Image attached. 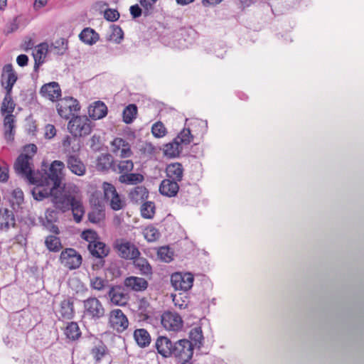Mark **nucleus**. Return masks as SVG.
Returning <instances> with one entry per match:
<instances>
[{
	"mask_svg": "<svg viewBox=\"0 0 364 364\" xmlns=\"http://www.w3.org/2000/svg\"><path fill=\"white\" fill-rule=\"evenodd\" d=\"M40 94L54 102L60 97L61 89L57 82H50L41 87Z\"/></svg>",
	"mask_w": 364,
	"mask_h": 364,
	"instance_id": "obj_15",
	"label": "nucleus"
},
{
	"mask_svg": "<svg viewBox=\"0 0 364 364\" xmlns=\"http://www.w3.org/2000/svg\"><path fill=\"white\" fill-rule=\"evenodd\" d=\"M16 333V331H11L4 338V342L9 348L13 347L18 342L17 338L15 337Z\"/></svg>",
	"mask_w": 364,
	"mask_h": 364,
	"instance_id": "obj_60",
	"label": "nucleus"
},
{
	"mask_svg": "<svg viewBox=\"0 0 364 364\" xmlns=\"http://www.w3.org/2000/svg\"><path fill=\"white\" fill-rule=\"evenodd\" d=\"M59 319L70 320L74 316V303L70 299H64L60 303V308L58 311Z\"/></svg>",
	"mask_w": 364,
	"mask_h": 364,
	"instance_id": "obj_23",
	"label": "nucleus"
},
{
	"mask_svg": "<svg viewBox=\"0 0 364 364\" xmlns=\"http://www.w3.org/2000/svg\"><path fill=\"white\" fill-rule=\"evenodd\" d=\"M116 168L119 173H127L133 170L134 164L132 160L120 161L118 163L116 161Z\"/></svg>",
	"mask_w": 364,
	"mask_h": 364,
	"instance_id": "obj_48",
	"label": "nucleus"
},
{
	"mask_svg": "<svg viewBox=\"0 0 364 364\" xmlns=\"http://www.w3.org/2000/svg\"><path fill=\"white\" fill-rule=\"evenodd\" d=\"M38 183H36V187H34L31 190V194L33 198L38 201H41L45 198L48 197L52 198L53 193L55 191V188L53 186L51 188H48L47 186L49 184H46L43 179H37Z\"/></svg>",
	"mask_w": 364,
	"mask_h": 364,
	"instance_id": "obj_13",
	"label": "nucleus"
},
{
	"mask_svg": "<svg viewBox=\"0 0 364 364\" xmlns=\"http://www.w3.org/2000/svg\"><path fill=\"white\" fill-rule=\"evenodd\" d=\"M67 166L70 171L79 176L85 175L86 167L80 159L75 155L67 156Z\"/></svg>",
	"mask_w": 364,
	"mask_h": 364,
	"instance_id": "obj_17",
	"label": "nucleus"
},
{
	"mask_svg": "<svg viewBox=\"0 0 364 364\" xmlns=\"http://www.w3.org/2000/svg\"><path fill=\"white\" fill-rule=\"evenodd\" d=\"M105 296L109 299L112 304L119 306H125L130 298L124 285L119 284H112Z\"/></svg>",
	"mask_w": 364,
	"mask_h": 364,
	"instance_id": "obj_7",
	"label": "nucleus"
},
{
	"mask_svg": "<svg viewBox=\"0 0 364 364\" xmlns=\"http://www.w3.org/2000/svg\"><path fill=\"white\" fill-rule=\"evenodd\" d=\"M110 29L111 33L107 36V41L120 43L124 38V32L122 28L117 25H112Z\"/></svg>",
	"mask_w": 364,
	"mask_h": 364,
	"instance_id": "obj_38",
	"label": "nucleus"
},
{
	"mask_svg": "<svg viewBox=\"0 0 364 364\" xmlns=\"http://www.w3.org/2000/svg\"><path fill=\"white\" fill-rule=\"evenodd\" d=\"M15 225L16 219L13 210L0 208V230H8L10 227H14Z\"/></svg>",
	"mask_w": 364,
	"mask_h": 364,
	"instance_id": "obj_20",
	"label": "nucleus"
},
{
	"mask_svg": "<svg viewBox=\"0 0 364 364\" xmlns=\"http://www.w3.org/2000/svg\"><path fill=\"white\" fill-rule=\"evenodd\" d=\"M65 334L70 340L77 339L81 335L78 324L76 322L69 323L65 329Z\"/></svg>",
	"mask_w": 364,
	"mask_h": 364,
	"instance_id": "obj_41",
	"label": "nucleus"
},
{
	"mask_svg": "<svg viewBox=\"0 0 364 364\" xmlns=\"http://www.w3.org/2000/svg\"><path fill=\"white\" fill-rule=\"evenodd\" d=\"M155 204L152 201L144 202L141 207V214L144 218L151 219L155 213Z\"/></svg>",
	"mask_w": 364,
	"mask_h": 364,
	"instance_id": "obj_43",
	"label": "nucleus"
},
{
	"mask_svg": "<svg viewBox=\"0 0 364 364\" xmlns=\"http://www.w3.org/2000/svg\"><path fill=\"white\" fill-rule=\"evenodd\" d=\"M182 150L183 146L173 139L172 141L164 145V153L170 158H176L180 155Z\"/></svg>",
	"mask_w": 364,
	"mask_h": 364,
	"instance_id": "obj_30",
	"label": "nucleus"
},
{
	"mask_svg": "<svg viewBox=\"0 0 364 364\" xmlns=\"http://www.w3.org/2000/svg\"><path fill=\"white\" fill-rule=\"evenodd\" d=\"M32 156L27 154H21L14 163V169L16 172L23 177L29 183L36 184L38 183L37 178L35 177L34 171L31 168L29 160Z\"/></svg>",
	"mask_w": 364,
	"mask_h": 364,
	"instance_id": "obj_3",
	"label": "nucleus"
},
{
	"mask_svg": "<svg viewBox=\"0 0 364 364\" xmlns=\"http://www.w3.org/2000/svg\"><path fill=\"white\" fill-rule=\"evenodd\" d=\"M134 338L141 348L149 346L151 338L149 333L144 328H138L134 331Z\"/></svg>",
	"mask_w": 364,
	"mask_h": 364,
	"instance_id": "obj_26",
	"label": "nucleus"
},
{
	"mask_svg": "<svg viewBox=\"0 0 364 364\" xmlns=\"http://www.w3.org/2000/svg\"><path fill=\"white\" fill-rule=\"evenodd\" d=\"M15 109V104L14 102L11 92L6 91L5 97L3 100L1 111L2 114L7 113L12 114Z\"/></svg>",
	"mask_w": 364,
	"mask_h": 364,
	"instance_id": "obj_39",
	"label": "nucleus"
},
{
	"mask_svg": "<svg viewBox=\"0 0 364 364\" xmlns=\"http://www.w3.org/2000/svg\"><path fill=\"white\" fill-rule=\"evenodd\" d=\"M56 134V129L54 125L48 124L45 127V137L50 139Z\"/></svg>",
	"mask_w": 364,
	"mask_h": 364,
	"instance_id": "obj_63",
	"label": "nucleus"
},
{
	"mask_svg": "<svg viewBox=\"0 0 364 364\" xmlns=\"http://www.w3.org/2000/svg\"><path fill=\"white\" fill-rule=\"evenodd\" d=\"M114 249L121 258L127 260H134L141 255L138 247L125 239L116 240L114 243Z\"/></svg>",
	"mask_w": 364,
	"mask_h": 364,
	"instance_id": "obj_5",
	"label": "nucleus"
},
{
	"mask_svg": "<svg viewBox=\"0 0 364 364\" xmlns=\"http://www.w3.org/2000/svg\"><path fill=\"white\" fill-rule=\"evenodd\" d=\"M45 245L50 252H58L63 248L60 239L52 235L46 237Z\"/></svg>",
	"mask_w": 364,
	"mask_h": 364,
	"instance_id": "obj_33",
	"label": "nucleus"
},
{
	"mask_svg": "<svg viewBox=\"0 0 364 364\" xmlns=\"http://www.w3.org/2000/svg\"><path fill=\"white\" fill-rule=\"evenodd\" d=\"M151 132L155 137L161 138L165 136L166 129L161 122H157L153 124Z\"/></svg>",
	"mask_w": 364,
	"mask_h": 364,
	"instance_id": "obj_50",
	"label": "nucleus"
},
{
	"mask_svg": "<svg viewBox=\"0 0 364 364\" xmlns=\"http://www.w3.org/2000/svg\"><path fill=\"white\" fill-rule=\"evenodd\" d=\"M68 129L75 137L85 136L92 132V122L87 116H75L69 121Z\"/></svg>",
	"mask_w": 364,
	"mask_h": 364,
	"instance_id": "obj_4",
	"label": "nucleus"
},
{
	"mask_svg": "<svg viewBox=\"0 0 364 364\" xmlns=\"http://www.w3.org/2000/svg\"><path fill=\"white\" fill-rule=\"evenodd\" d=\"M183 167L181 163L176 162L168 164L166 168V177L177 183L183 179Z\"/></svg>",
	"mask_w": 364,
	"mask_h": 364,
	"instance_id": "obj_22",
	"label": "nucleus"
},
{
	"mask_svg": "<svg viewBox=\"0 0 364 364\" xmlns=\"http://www.w3.org/2000/svg\"><path fill=\"white\" fill-rule=\"evenodd\" d=\"M129 11L133 18H139L142 14V9L138 4L131 6L129 8Z\"/></svg>",
	"mask_w": 364,
	"mask_h": 364,
	"instance_id": "obj_64",
	"label": "nucleus"
},
{
	"mask_svg": "<svg viewBox=\"0 0 364 364\" xmlns=\"http://www.w3.org/2000/svg\"><path fill=\"white\" fill-rule=\"evenodd\" d=\"M110 208L115 211L124 209L126 206V202L124 200L121 198L119 193L115 194L114 196L109 198Z\"/></svg>",
	"mask_w": 364,
	"mask_h": 364,
	"instance_id": "obj_46",
	"label": "nucleus"
},
{
	"mask_svg": "<svg viewBox=\"0 0 364 364\" xmlns=\"http://www.w3.org/2000/svg\"><path fill=\"white\" fill-rule=\"evenodd\" d=\"M108 354V349L102 341L92 349V355L97 362H100Z\"/></svg>",
	"mask_w": 364,
	"mask_h": 364,
	"instance_id": "obj_40",
	"label": "nucleus"
},
{
	"mask_svg": "<svg viewBox=\"0 0 364 364\" xmlns=\"http://www.w3.org/2000/svg\"><path fill=\"white\" fill-rule=\"evenodd\" d=\"M124 285L133 291H142L147 289L149 283L144 278L131 276L124 279Z\"/></svg>",
	"mask_w": 364,
	"mask_h": 364,
	"instance_id": "obj_19",
	"label": "nucleus"
},
{
	"mask_svg": "<svg viewBox=\"0 0 364 364\" xmlns=\"http://www.w3.org/2000/svg\"><path fill=\"white\" fill-rule=\"evenodd\" d=\"M144 177L141 173H127L119 176V181L127 185H136L143 182Z\"/></svg>",
	"mask_w": 364,
	"mask_h": 364,
	"instance_id": "obj_32",
	"label": "nucleus"
},
{
	"mask_svg": "<svg viewBox=\"0 0 364 364\" xmlns=\"http://www.w3.org/2000/svg\"><path fill=\"white\" fill-rule=\"evenodd\" d=\"M173 301L175 305L181 309H185L193 306L188 294L184 291L173 296Z\"/></svg>",
	"mask_w": 364,
	"mask_h": 364,
	"instance_id": "obj_34",
	"label": "nucleus"
},
{
	"mask_svg": "<svg viewBox=\"0 0 364 364\" xmlns=\"http://www.w3.org/2000/svg\"><path fill=\"white\" fill-rule=\"evenodd\" d=\"M97 168L102 171L112 169L117 171L116 161L111 154H102L97 159Z\"/></svg>",
	"mask_w": 364,
	"mask_h": 364,
	"instance_id": "obj_25",
	"label": "nucleus"
},
{
	"mask_svg": "<svg viewBox=\"0 0 364 364\" xmlns=\"http://www.w3.org/2000/svg\"><path fill=\"white\" fill-rule=\"evenodd\" d=\"M109 323L113 329L122 333L128 328L129 320L121 309H115L109 312Z\"/></svg>",
	"mask_w": 364,
	"mask_h": 364,
	"instance_id": "obj_11",
	"label": "nucleus"
},
{
	"mask_svg": "<svg viewBox=\"0 0 364 364\" xmlns=\"http://www.w3.org/2000/svg\"><path fill=\"white\" fill-rule=\"evenodd\" d=\"M65 168V164L63 161L55 160L52 162L48 169V172L46 173L47 177L43 179L46 184H49L51 181L53 187L58 189V188L63 187L62 180L63 178V169Z\"/></svg>",
	"mask_w": 364,
	"mask_h": 364,
	"instance_id": "obj_6",
	"label": "nucleus"
},
{
	"mask_svg": "<svg viewBox=\"0 0 364 364\" xmlns=\"http://www.w3.org/2000/svg\"><path fill=\"white\" fill-rule=\"evenodd\" d=\"M84 316L94 323H98L105 316V309L96 297H89L83 301Z\"/></svg>",
	"mask_w": 364,
	"mask_h": 364,
	"instance_id": "obj_2",
	"label": "nucleus"
},
{
	"mask_svg": "<svg viewBox=\"0 0 364 364\" xmlns=\"http://www.w3.org/2000/svg\"><path fill=\"white\" fill-rule=\"evenodd\" d=\"M104 17L110 22H114L119 18V13L117 9H107L104 12Z\"/></svg>",
	"mask_w": 364,
	"mask_h": 364,
	"instance_id": "obj_59",
	"label": "nucleus"
},
{
	"mask_svg": "<svg viewBox=\"0 0 364 364\" xmlns=\"http://www.w3.org/2000/svg\"><path fill=\"white\" fill-rule=\"evenodd\" d=\"M144 237L149 242H154L160 237L159 230L154 227L147 228L145 230Z\"/></svg>",
	"mask_w": 364,
	"mask_h": 364,
	"instance_id": "obj_54",
	"label": "nucleus"
},
{
	"mask_svg": "<svg viewBox=\"0 0 364 364\" xmlns=\"http://www.w3.org/2000/svg\"><path fill=\"white\" fill-rule=\"evenodd\" d=\"M88 220L92 223H99L103 220L105 218V210L102 209H98L96 210L91 211L88 213Z\"/></svg>",
	"mask_w": 364,
	"mask_h": 364,
	"instance_id": "obj_47",
	"label": "nucleus"
},
{
	"mask_svg": "<svg viewBox=\"0 0 364 364\" xmlns=\"http://www.w3.org/2000/svg\"><path fill=\"white\" fill-rule=\"evenodd\" d=\"M14 116L12 114H8L4 120L5 127L4 137L6 141H12L14 139Z\"/></svg>",
	"mask_w": 364,
	"mask_h": 364,
	"instance_id": "obj_31",
	"label": "nucleus"
},
{
	"mask_svg": "<svg viewBox=\"0 0 364 364\" xmlns=\"http://www.w3.org/2000/svg\"><path fill=\"white\" fill-rule=\"evenodd\" d=\"M60 262L68 269H76L79 268L82 262L81 255L73 248H65L60 253Z\"/></svg>",
	"mask_w": 364,
	"mask_h": 364,
	"instance_id": "obj_9",
	"label": "nucleus"
},
{
	"mask_svg": "<svg viewBox=\"0 0 364 364\" xmlns=\"http://www.w3.org/2000/svg\"><path fill=\"white\" fill-rule=\"evenodd\" d=\"M188 340L192 342L194 348L200 349L203 346L204 337L200 326L193 328L188 333Z\"/></svg>",
	"mask_w": 364,
	"mask_h": 364,
	"instance_id": "obj_28",
	"label": "nucleus"
},
{
	"mask_svg": "<svg viewBox=\"0 0 364 364\" xmlns=\"http://www.w3.org/2000/svg\"><path fill=\"white\" fill-rule=\"evenodd\" d=\"M87 249L91 255L95 258H105L110 252L109 247L105 243L99 240L95 243L89 244Z\"/></svg>",
	"mask_w": 364,
	"mask_h": 364,
	"instance_id": "obj_21",
	"label": "nucleus"
},
{
	"mask_svg": "<svg viewBox=\"0 0 364 364\" xmlns=\"http://www.w3.org/2000/svg\"><path fill=\"white\" fill-rule=\"evenodd\" d=\"M174 139L182 146V144L188 145L193 139V136L189 128H183Z\"/></svg>",
	"mask_w": 364,
	"mask_h": 364,
	"instance_id": "obj_42",
	"label": "nucleus"
},
{
	"mask_svg": "<svg viewBox=\"0 0 364 364\" xmlns=\"http://www.w3.org/2000/svg\"><path fill=\"white\" fill-rule=\"evenodd\" d=\"M196 186L188 185L186 187H182L179 189V194L181 199H183L187 203H191L193 201V197L192 193L196 191Z\"/></svg>",
	"mask_w": 364,
	"mask_h": 364,
	"instance_id": "obj_44",
	"label": "nucleus"
},
{
	"mask_svg": "<svg viewBox=\"0 0 364 364\" xmlns=\"http://www.w3.org/2000/svg\"><path fill=\"white\" fill-rule=\"evenodd\" d=\"M79 38L83 43L92 46L100 39V36L94 29L87 27L81 31Z\"/></svg>",
	"mask_w": 364,
	"mask_h": 364,
	"instance_id": "obj_27",
	"label": "nucleus"
},
{
	"mask_svg": "<svg viewBox=\"0 0 364 364\" xmlns=\"http://www.w3.org/2000/svg\"><path fill=\"white\" fill-rule=\"evenodd\" d=\"M68 50V41L61 38L52 43L50 47V52L58 55H63Z\"/></svg>",
	"mask_w": 364,
	"mask_h": 364,
	"instance_id": "obj_35",
	"label": "nucleus"
},
{
	"mask_svg": "<svg viewBox=\"0 0 364 364\" xmlns=\"http://www.w3.org/2000/svg\"><path fill=\"white\" fill-rule=\"evenodd\" d=\"M179 185L176 181L168 178L164 179L159 186V193L166 197H175L179 192Z\"/></svg>",
	"mask_w": 364,
	"mask_h": 364,
	"instance_id": "obj_16",
	"label": "nucleus"
},
{
	"mask_svg": "<svg viewBox=\"0 0 364 364\" xmlns=\"http://www.w3.org/2000/svg\"><path fill=\"white\" fill-rule=\"evenodd\" d=\"M60 211H58L56 208H48L46 209L45 213V220L57 222L59 219L58 214Z\"/></svg>",
	"mask_w": 364,
	"mask_h": 364,
	"instance_id": "obj_58",
	"label": "nucleus"
},
{
	"mask_svg": "<svg viewBox=\"0 0 364 364\" xmlns=\"http://www.w3.org/2000/svg\"><path fill=\"white\" fill-rule=\"evenodd\" d=\"M158 255L165 262H170L173 260V251L168 247H161L158 251Z\"/></svg>",
	"mask_w": 364,
	"mask_h": 364,
	"instance_id": "obj_49",
	"label": "nucleus"
},
{
	"mask_svg": "<svg viewBox=\"0 0 364 364\" xmlns=\"http://www.w3.org/2000/svg\"><path fill=\"white\" fill-rule=\"evenodd\" d=\"M72 210L73 213L80 212L81 213H84V208L82 203L77 200L73 195L70 198V205H69V210Z\"/></svg>",
	"mask_w": 364,
	"mask_h": 364,
	"instance_id": "obj_57",
	"label": "nucleus"
},
{
	"mask_svg": "<svg viewBox=\"0 0 364 364\" xmlns=\"http://www.w3.org/2000/svg\"><path fill=\"white\" fill-rule=\"evenodd\" d=\"M81 237L83 240L88 242L89 244L95 243L99 239L97 232L93 230H84L81 234Z\"/></svg>",
	"mask_w": 364,
	"mask_h": 364,
	"instance_id": "obj_52",
	"label": "nucleus"
},
{
	"mask_svg": "<svg viewBox=\"0 0 364 364\" xmlns=\"http://www.w3.org/2000/svg\"><path fill=\"white\" fill-rule=\"evenodd\" d=\"M12 196V205L14 206L15 204L19 207L23 203V192L20 188L14 189L11 193Z\"/></svg>",
	"mask_w": 364,
	"mask_h": 364,
	"instance_id": "obj_53",
	"label": "nucleus"
},
{
	"mask_svg": "<svg viewBox=\"0 0 364 364\" xmlns=\"http://www.w3.org/2000/svg\"><path fill=\"white\" fill-rule=\"evenodd\" d=\"M90 280V287L97 291H102L107 287L109 289V287L112 285L108 279L97 276L91 277Z\"/></svg>",
	"mask_w": 364,
	"mask_h": 364,
	"instance_id": "obj_37",
	"label": "nucleus"
},
{
	"mask_svg": "<svg viewBox=\"0 0 364 364\" xmlns=\"http://www.w3.org/2000/svg\"><path fill=\"white\" fill-rule=\"evenodd\" d=\"M193 274L191 272H174L171 275V284L175 290L187 292L193 287Z\"/></svg>",
	"mask_w": 364,
	"mask_h": 364,
	"instance_id": "obj_8",
	"label": "nucleus"
},
{
	"mask_svg": "<svg viewBox=\"0 0 364 364\" xmlns=\"http://www.w3.org/2000/svg\"><path fill=\"white\" fill-rule=\"evenodd\" d=\"M18 80L16 71L10 63L4 66L1 73V85L6 91L12 92V88Z\"/></svg>",
	"mask_w": 364,
	"mask_h": 364,
	"instance_id": "obj_12",
	"label": "nucleus"
},
{
	"mask_svg": "<svg viewBox=\"0 0 364 364\" xmlns=\"http://www.w3.org/2000/svg\"><path fill=\"white\" fill-rule=\"evenodd\" d=\"M154 347L163 358H174L178 363L190 361L193 355L194 346L188 338L173 341L166 336H159Z\"/></svg>",
	"mask_w": 364,
	"mask_h": 364,
	"instance_id": "obj_1",
	"label": "nucleus"
},
{
	"mask_svg": "<svg viewBox=\"0 0 364 364\" xmlns=\"http://www.w3.org/2000/svg\"><path fill=\"white\" fill-rule=\"evenodd\" d=\"M39 221L41 223V225L50 232L53 233L56 235L60 234V230L58 227L54 224L55 222L45 220L44 218H43L42 217L39 218Z\"/></svg>",
	"mask_w": 364,
	"mask_h": 364,
	"instance_id": "obj_51",
	"label": "nucleus"
},
{
	"mask_svg": "<svg viewBox=\"0 0 364 364\" xmlns=\"http://www.w3.org/2000/svg\"><path fill=\"white\" fill-rule=\"evenodd\" d=\"M65 102L71 103L70 109L69 112L70 115H71L73 112H77L80 111V105L76 99L73 98V97H65Z\"/></svg>",
	"mask_w": 364,
	"mask_h": 364,
	"instance_id": "obj_61",
	"label": "nucleus"
},
{
	"mask_svg": "<svg viewBox=\"0 0 364 364\" xmlns=\"http://www.w3.org/2000/svg\"><path fill=\"white\" fill-rule=\"evenodd\" d=\"M149 306V302L145 298H143L139 301L138 311L140 314V318L143 321H147L151 318L148 307Z\"/></svg>",
	"mask_w": 364,
	"mask_h": 364,
	"instance_id": "obj_45",
	"label": "nucleus"
},
{
	"mask_svg": "<svg viewBox=\"0 0 364 364\" xmlns=\"http://www.w3.org/2000/svg\"><path fill=\"white\" fill-rule=\"evenodd\" d=\"M112 145L114 147V151H118L119 149L125 148L126 146H130L129 144L126 140L119 137L115 138L112 141Z\"/></svg>",
	"mask_w": 364,
	"mask_h": 364,
	"instance_id": "obj_62",
	"label": "nucleus"
},
{
	"mask_svg": "<svg viewBox=\"0 0 364 364\" xmlns=\"http://www.w3.org/2000/svg\"><path fill=\"white\" fill-rule=\"evenodd\" d=\"M107 105L100 100L93 102L88 107L89 116L94 120L104 118L107 114Z\"/></svg>",
	"mask_w": 364,
	"mask_h": 364,
	"instance_id": "obj_18",
	"label": "nucleus"
},
{
	"mask_svg": "<svg viewBox=\"0 0 364 364\" xmlns=\"http://www.w3.org/2000/svg\"><path fill=\"white\" fill-rule=\"evenodd\" d=\"M133 264L141 274L146 277L152 275V267L146 258L138 256L133 260Z\"/></svg>",
	"mask_w": 364,
	"mask_h": 364,
	"instance_id": "obj_24",
	"label": "nucleus"
},
{
	"mask_svg": "<svg viewBox=\"0 0 364 364\" xmlns=\"http://www.w3.org/2000/svg\"><path fill=\"white\" fill-rule=\"evenodd\" d=\"M137 114V107L135 104H129L123 110V122L126 124H131Z\"/></svg>",
	"mask_w": 364,
	"mask_h": 364,
	"instance_id": "obj_36",
	"label": "nucleus"
},
{
	"mask_svg": "<svg viewBox=\"0 0 364 364\" xmlns=\"http://www.w3.org/2000/svg\"><path fill=\"white\" fill-rule=\"evenodd\" d=\"M105 198L109 200L110 198L118 193L114 185L108 182L103 183Z\"/></svg>",
	"mask_w": 364,
	"mask_h": 364,
	"instance_id": "obj_55",
	"label": "nucleus"
},
{
	"mask_svg": "<svg viewBox=\"0 0 364 364\" xmlns=\"http://www.w3.org/2000/svg\"><path fill=\"white\" fill-rule=\"evenodd\" d=\"M129 197L133 203H141L148 198L149 191L144 186H136L129 193Z\"/></svg>",
	"mask_w": 364,
	"mask_h": 364,
	"instance_id": "obj_29",
	"label": "nucleus"
},
{
	"mask_svg": "<svg viewBox=\"0 0 364 364\" xmlns=\"http://www.w3.org/2000/svg\"><path fill=\"white\" fill-rule=\"evenodd\" d=\"M161 324L169 331H178L183 327L181 317L177 314L166 312L161 316Z\"/></svg>",
	"mask_w": 364,
	"mask_h": 364,
	"instance_id": "obj_14",
	"label": "nucleus"
},
{
	"mask_svg": "<svg viewBox=\"0 0 364 364\" xmlns=\"http://www.w3.org/2000/svg\"><path fill=\"white\" fill-rule=\"evenodd\" d=\"M18 28V17H14L11 21L8 22L4 30V33L8 36Z\"/></svg>",
	"mask_w": 364,
	"mask_h": 364,
	"instance_id": "obj_56",
	"label": "nucleus"
},
{
	"mask_svg": "<svg viewBox=\"0 0 364 364\" xmlns=\"http://www.w3.org/2000/svg\"><path fill=\"white\" fill-rule=\"evenodd\" d=\"M72 195L69 192L65 191V186L55 189L51 198V202L53 207L64 213L69 210V205H70V198Z\"/></svg>",
	"mask_w": 364,
	"mask_h": 364,
	"instance_id": "obj_10",
	"label": "nucleus"
}]
</instances>
